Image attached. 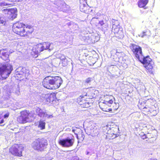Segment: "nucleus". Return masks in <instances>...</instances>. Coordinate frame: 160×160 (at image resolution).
I'll return each mask as SVG.
<instances>
[{"label": "nucleus", "mask_w": 160, "mask_h": 160, "mask_svg": "<svg viewBox=\"0 0 160 160\" xmlns=\"http://www.w3.org/2000/svg\"><path fill=\"white\" fill-rule=\"evenodd\" d=\"M62 82L61 78L58 76H48L45 77L42 82V85L45 88L50 89L58 88Z\"/></svg>", "instance_id": "obj_1"}, {"label": "nucleus", "mask_w": 160, "mask_h": 160, "mask_svg": "<svg viewBox=\"0 0 160 160\" xmlns=\"http://www.w3.org/2000/svg\"><path fill=\"white\" fill-rule=\"evenodd\" d=\"M13 70L12 66L9 62L0 64V76L3 79H6L9 76Z\"/></svg>", "instance_id": "obj_2"}, {"label": "nucleus", "mask_w": 160, "mask_h": 160, "mask_svg": "<svg viewBox=\"0 0 160 160\" xmlns=\"http://www.w3.org/2000/svg\"><path fill=\"white\" fill-rule=\"evenodd\" d=\"M47 141L44 139L38 138L32 143V146L34 149L42 151L47 148Z\"/></svg>", "instance_id": "obj_3"}, {"label": "nucleus", "mask_w": 160, "mask_h": 160, "mask_svg": "<svg viewBox=\"0 0 160 160\" xmlns=\"http://www.w3.org/2000/svg\"><path fill=\"white\" fill-rule=\"evenodd\" d=\"M36 50L38 53H40L45 50H47L50 52L54 48V45L52 43L49 42H44L42 43L38 44L36 46Z\"/></svg>", "instance_id": "obj_4"}, {"label": "nucleus", "mask_w": 160, "mask_h": 160, "mask_svg": "<svg viewBox=\"0 0 160 160\" xmlns=\"http://www.w3.org/2000/svg\"><path fill=\"white\" fill-rule=\"evenodd\" d=\"M24 26L25 25L20 22H18L13 24L12 30L14 32L17 34L23 37L24 34L23 33L24 30Z\"/></svg>", "instance_id": "obj_5"}, {"label": "nucleus", "mask_w": 160, "mask_h": 160, "mask_svg": "<svg viewBox=\"0 0 160 160\" xmlns=\"http://www.w3.org/2000/svg\"><path fill=\"white\" fill-rule=\"evenodd\" d=\"M23 150V147L22 146L18 144L12 146L9 149V151L12 154L19 157L22 156V152Z\"/></svg>", "instance_id": "obj_6"}, {"label": "nucleus", "mask_w": 160, "mask_h": 160, "mask_svg": "<svg viewBox=\"0 0 160 160\" xmlns=\"http://www.w3.org/2000/svg\"><path fill=\"white\" fill-rule=\"evenodd\" d=\"M74 142V139L72 138H70L69 137L60 140L58 142L60 145L65 147H69L72 146Z\"/></svg>", "instance_id": "obj_7"}, {"label": "nucleus", "mask_w": 160, "mask_h": 160, "mask_svg": "<svg viewBox=\"0 0 160 160\" xmlns=\"http://www.w3.org/2000/svg\"><path fill=\"white\" fill-rule=\"evenodd\" d=\"M42 97L44 98V100L48 104L50 103L54 104L57 101H58L56 98V95L54 93L45 94L43 95Z\"/></svg>", "instance_id": "obj_8"}, {"label": "nucleus", "mask_w": 160, "mask_h": 160, "mask_svg": "<svg viewBox=\"0 0 160 160\" xmlns=\"http://www.w3.org/2000/svg\"><path fill=\"white\" fill-rule=\"evenodd\" d=\"M36 114L42 119H46V118H50L53 117L52 115L48 114L44 109H42L39 108H37L36 110Z\"/></svg>", "instance_id": "obj_9"}, {"label": "nucleus", "mask_w": 160, "mask_h": 160, "mask_svg": "<svg viewBox=\"0 0 160 160\" xmlns=\"http://www.w3.org/2000/svg\"><path fill=\"white\" fill-rule=\"evenodd\" d=\"M29 72L28 70L25 68L20 67L17 68L15 71V74L18 78H22L26 77Z\"/></svg>", "instance_id": "obj_10"}, {"label": "nucleus", "mask_w": 160, "mask_h": 160, "mask_svg": "<svg viewBox=\"0 0 160 160\" xmlns=\"http://www.w3.org/2000/svg\"><path fill=\"white\" fill-rule=\"evenodd\" d=\"M135 57L138 59L142 55V48L139 46L135 44H132L130 46Z\"/></svg>", "instance_id": "obj_11"}, {"label": "nucleus", "mask_w": 160, "mask_h": 160, "mask_svg": "<svg viewBox=\"0 0 160 160\" xmlns=\"http://www.w3.org/2000/svg\"><path fill=\"white\" fill-rule=\"evenodd\" d=\"M29 114L26 111H22L21 112V116L19 117L17 120L21 123H25L29 121L28 118Z\"/></svg>", "instance_id": "obj_12"}, {"label": "nucleus", "mask_w": 160, "mask_h": 160, "mask_svg": "<svg viewBox=\"0 0 160 160\" xmlns=\"http://www.w3.org/2000/svg\"><path fill=\"white\" fill-rule=\"evenodd\" d=\"M138 59L143 64L145 65L146 67L148 66H150V62L152 61V59L149 58L148 56L144 57L143 55L141 56Z\"/></svg>", "instance_id": "obj_13"}, {"label": "nucleus", "mask_w": 160, "mask_h": 160, "mask_svg": "<svg viewBox=\"0 0 160 160\" xmlns=\"http://www.w3.org/2000/svg\"><path fill=\"white\" fill-rule=\"evenodd\" d=\"M24 30L23 31L24 32L23 33L24 37L30 35L33 31V28L30 25H25V26H24Z\"/></svg>", "instance_id": "obj_14"}, {"label": "nucleus", "mask_w": 160, "mask_h": 160, "mask_svg": "<svg viewBox=\"0 0 160 160\" xmlns=\"http://www.w3.org/2000/svg\"><path fill=\"white\" fill-rule=\"evenodd\" d=\"M112 31L115 34L119 31H120L121 29H120L119 28V26L118 20L113 19L112 21Z\"/></svg>", "instance_id": "obj_15"}, {"label": "nucleus", "mask_w": 160, "mask_h": 160, "mask_svg": "<svg viewBox=\"0 0 160 160\" xmlns=\"http://www.w3.org/2000/svg\"><path fill=\"white\" fill-rule=\"evenodd\" d=\"M5 11H8V13L10 15V18L12 19L15 18L17 16V10L16 9H6L4 10Z\"/></svg>", "instance_id": "obj_16"}, {"label": "nucleus", "mask_w": 160, "mask_h": 160, "mask_svg": "<svg viewBox=\"0 0 160 160\" xmlns=\"http://www.w3.org/2000/svg\"><path fill=\"white\" fill-rule=\"evenodd\" d=\"M113 99H114L113 96H107L105 98V100L104 101L103 103H105L108 106H109L113 103Z\"/></svg>", "instance_id": "obj_17"}, {"label": "nucleus", "mask_w": 160, "mask_h": 160, "mask_svg": "<svg viewBox=\"0 0 160 160\" xmlns=\"http://www.w3.org/2000/svg\"><path fill=\"white\" fill-rule=\"evenodd\" d=\"M149 0H139L138 2V7L140 8H144L146 9L147 8L146 6Z\"/></svg>", "instance_id": "obj_18"}, {"label": "nucleus", "mask_w": 160, "mask_h": 160, "mask_svg": "<svg viewBox=\"0 0 160 160\" xmlns=\"http://www.w3.org/2000/svg\"><path fill=\"white\" fill-rule=\"evenodd\" d=\"M0 57L4 60L8 59L9 58L8 53L6 52L4 49H2L0 50Z\"/></svg>", "instance_id": "obj_19"}, {"label": "nucleus", "mask_w": 160, "mask_h": 160, "mask_svg": "<svg viewBox=\"0 0 160 160\" xmlns=\"http://www.w3.org/2000/svg\"><path fill=\"white\" fill-rule=\"evenodd\" d=\"M57 2L58 3V4H62V8H59L60 11H63L64 12V11L67 10L68 8L67 7H68V6L66 5V3H65L62 0H58Z\"/></svg>", "instance_id": "obj_20"}, {"label": "nucleus", "mask_w": 160, "mask_h": 160, "mask_svg": "<svg viewBox=\"0 0 160 160\" xmlns=\"http://www.w3.org/2000/svg\"><path fill=\"white\" fill-rule=\"evenodd\" d=\"M80 9L82 12H84L87 10V7L88 5V4L87 2H80Z\"/></svg>", "instance_id": "obj_21"}, {"label": "nucleus", "mask_w": 160, "mask_h": 160, "mask_svg": "<svg viewBox=\"0 0 160 160\" xmlns=\"http://www.w3.org/2000/svg\"><path fill=\"white\" fill-rule=\"evenodd\" d=\"M150 35V32L149 30H145L142 33L138 35L139 37L143 38L145 36H149Z\"/></svg>", "instance_id": "obj_22"}, {"label": "nucleus", "mask_w": 160, "mask_h": 160, "mask_svg": "<svg viewBox=\"0 0 160 160\" xmlns=\"http://www.w3.org/2000/svg\"><path fill=\"white\" fill-rule=\"evenodd\" d=\"M98 24L102 26V28H106L108 26L107 21L105 20L99 21Z\"/></svg>", "instance_id": "obj_23"}, {"label": "nucleus", "mask_w": 160, "mask_h": 160, "mask_svg": "<svg viewBox=\"0 0 160 160\" xmlns=\"http://www.w3.org/2000/svg\"><path fill=\"white\" fill-rule=\"evenodd\" d=\"M115 36L116 37L118 38H119L121 39L123 38L124 36L123 32L122 29L119 31L117 33L115 34Z\"/></svg>", "instance_id": "obj_24"}, {"label": "nucleus", "mask_w": 160, "mask_h": 160, "mask_svg": "<svg viewBox=\"0 0 160 160\" xmlns=\"http://www.w3.org/2000/svg\"><path fill=\"white\" fill-rule=\"evenodd\" d=\"M46 123L44 120H40L38 125V127L40 128L42 130L43 129L45 128Z\"/></svg>", "instance_id": "obj_25"}, {"label": "nucleus", "mask_w": 160, "mask_h": 160, "mask_svg": "<svg viewBox=\"0 0 160 160\" xmlns=\"http://www.w3.org/2000/svg\"><path fill=\"white\" fill-rule=\"evenodd\" d=\"M111 130V131H112L113 132L111 133V134H113L114 135H115V137H117V134L116 133L118 132L119 131V128L118 127L116 126V127L114 128V127H112L110 129Z\"/></svg>", "instance_id": "obj_26"}, {"label": "nucleus", "mask_w": 160, "mask_h": 160, "mask_svg": "<svg viewBox=\"0 0 160 160\" xmlns=\"http://www.w3.org/2000/svg\"><path fill=\"white\" fill-rule=\"evenodd\" d=\"M10 48H8V50L9 51L10 53H11L14 51L15 49V45L13 44L12 43L10 46Z\"/></svg>", "instance_id": "obj_27"}, {"label": "nucleus", "mask_w": 160, "mask_h": 160, "mask_svg": "<svg viewBox=\"0 0 160 160\" xmlns=\"http://www.w3.org/2000/svg\"><path fill=\"white\" fill-rule=\"evenodd\" d=\"M72 30L73 31L78 30V26L77 24L75 23H73V26L72 27Z\"/></svg>", "instance_id": "obj_28"}, {"label": "nucleus", "mask_w": 160, "mask_h": 160, "mask_svg": "<svg viewBox=\"0 0 160 160\" xmlns=\"http://www.w3.org/2000/svg\"><path fill=\"white\" fill-rule=\"evenodd\" d=\"M62 62L63 64V66H67L68 63V60L66 58L64 60L62 61Z\"/></svg>", "instance_id": "obj_29"}, {"label": "nucleus", "mask_w": 160, "mask_h": 160, "mask_svg": "<svg viewBox=\"0 0 160 160\" xmlns=\"http://www.w3.org/2000/svg\"><path fill=\"white\" fill-rule=\"evenodd\" d=\"M112 52H114L115 53L116 55L118 57H121V53H120L119 52H117L116 50H113L112 51Z\"/></svg>", "instance_id": "obj_30"}, {"label": "nucleus", "mask_w": 160, "mask_h": 160, "mask_svg": "<svg viewBox=\"0 0 160 160\" xmlns=\"http://www.w3.org/2000/svg\"><path fill=\"white\" fill-rule=\"evenodd\" d=\"M8 5H9L8 4L6 3L5 2H2L0 3V6H1V7H3Z\"/></svg>", "instance_id": "obj_31"}, {"label": "nucleus", "mask_w": 160, "mask_h": 160, "mask_svg": "<svg viewBox=\"0 0 160 160\" xmlns=\"http://www.w3.org/2000/svg\"><path fill=\"white\" fill-rule=\"evenodd\" d=\"M9 116V112H7L6 114H4L3 116H2V118H8Z\"/></svg>", "instance_id": "obj_32"}, {"label": "nucleus", "mask_w": 160, "mask_h": 160, "mask_svg": "<svg viewBox=\"0 0 160 160\" xmlns=\"http://www.w3.org/2000/svg\"><path fill=\"white\" fill-rule=\"evenodd\" d=\"M60 58L61 61H62L64 60V59H66V58L64 55H61L60 57Z\"/></svg>", "instance_id": "obj_33"}, {"label": "nucleus", "mask_w": 160, "mask_h": 160, "mask_svg": "<svg viewBox=\"0 0 160 160\" xmlns=\"http://www.w3.org/2000/svg\"><path fill=\"white\" fill-rule=\"evenodd\" d=\"M91 78H88L86 80L85 82L87 83H89L91 82Z\"/></svg>", "instance_id": "obj_34"}, {"label": "nucleus", "mask_w": 160, "mask_h": 160, "mask_svg": "<svg viewBox=\"0 0 160 160\" xmlns=\"http://www.w3.org/2000/svg\"><path fill=\"white\" fill-rule=\"evenodd\" d=\"M4 122V120L2 117H0V123L2 124Z\"/></svg>", "instance_id": "obj_35"}, {"label": "nucleus", "mask_w": 160, "mask_h": 160, "mask_svg": "<svg viewBox=\"0 0 160 160\" xmlns=\"http://www.w3.org/2000/svg\"><path fill=\"white\" fill-rule=\"evenodd\" d=\"M141 138L143 139H144L147 138V136L146 134H144L141 136Z\"/></svg>", "instance_id": "obj_36"}, {"label": "nucleus", "mask_w": 160, "mask_h": 160, "mask_svg": "<svg viewBox=\"0 0 160 160\" xmlns=\"http://www.w3.org/2000/svg\"><path fill=\"white\" fill-rule=\"evenodd\" d=\"M139 103L140 105H143L144 106V105L145 104V101L142 102H141V101H139Z\"/></svg>", "instance_id": "obj_37"}, {"label": "nucleus", "mask_w": 160, "mask_h": 160, "mask_svg": "<svg viewBox=\"0 0 160 160\" xmlns=\"http://www.w3.org/2000/svg\"><path fill=\"white\" fill-rule=\"evenodd\" d=\"M86 154L87 155H92V153L90 152L87 151H86Z\"/></svg>", "instance_id": "obj_38"}, {"label": "nucleus", "mask_w": 160, "mask_h": 160, "mask_svg": "<svg viewBox=\"0 0 160 160\" xmlns=\"http://www.w3.org/2000/svg\"><path fill=\"white\" fill-rule=\"evenodd\" d=\"M9 1L11 2H17L19 1V0H8Z\"/></svg>", "instance_id": "obj_39"}, {"label": "nucleus", "mask_w": 160, "mask_h": 160, "mask_svg": "<svg viewBox=\"0 0 160 160\" xmlns=\"http://www.w3.org/2000/svg\"><path fill=\"white\" fill-rule=\"evenodd\" d=\"M104 108H103L102 109L103 110V111H105V112H108V111H110V110H109V109H107V110H104Z\"/></svg>", "instance_id": "obj_40"}, {"label": "nucleus", "mask_w": 160, "mask_h": 160, "mask_svg": "<svg viewBox=\"0 0 160 160\" xmlns=\"http://www.w3.org/2000/svg\"><path fill=\"white\" fill-rule=\"evenodd\" d=\"M87 0H80V2H86Z\"/></svg>", "instance_id": "obj_41"}, {"label": "nucleus", "mask_w": 160, "mask_h": 160, "mask_svg": "<svg viewBox=\"0 0 160 160\" xmlns=\"http://www.w3.org/2000/svg\"><path fill=\"white\" fill-rule=\"evenodd\" d=\"M116 104V105H117V108H115V109H118V107L119 103H117V104Z\"/></svg>", "instance_id": "obj_42"}, {"label": "nucleus", "mask_w": 160, "mask_h": 160, "mask_svg": "<svg viewBox=\"0 0 160 160\" xmlns=\"http://www.w3.org/2000/svg\"><path fill=\"white\" fill-rule=\"evenodd\" d=\"M153 112H155V114L153 115V116H155L157 114V113L156 111H153Z\"/></svg>", "instance_id": "obj_43"}, {"label": "nucleus", "mask_w": 160, "mask_h": 160, "mask_svg": "<svg viewBox=\"0 0 160 160\" xmlns=\"http://www.w3.org/2000/svg\"><path fill=\"white\" fill-rule=\"evenodd\" d=\"M82 140H83L84 139V136L82 134Z\"/></svg>", "instance_id": "obj_44"}, {"label": "nucleus", "mask_w": 160, "mask_h": 160, "mask_svg": "<svg viewBox=\"0 0 160 160\" xmlns=\"http://www.w3.org/2000/svg\"><path fill=\"white\" fill-rule=\"evenodd\" d=\"M149 160H157V159L154 158H150Z\"/></svg>", "instance_id": "obj_45"}, {"label": "nucleus", "mask_w": 160, "mask_h": 160, "mask_svg": "<svg viewBox=\"0 0 160 160\" xmlns=\"http://www.w3.org/2000/svg\"><path fill=\"white\" fill-rule=\"evenodd\" d=\"M147 108L145 107H144L143 108V109H146Z\"/></svg>", "instance_id": "obj_46"}, {"label": "nucleus", "mask_w": 160, "mask_h": 160, "mask_svg": "<svg viewBox=\"0 0 160 160\" xmlns=\"http://www.w3.org/2000/svg\"><path fill=\"white\" fill-rule=\"evenodd\" d=\"M72 132H74V130H73V129H72Z\"/></svg>", "instance_id": "obj_47"}, {"label": "nucleus", "mask_w": 160, "mask_h": 160, "mask_svg": "<svg viewBox=\"0 0 160 160\" xmlns=\"http://www.w3.org/2000/svg\"><path fill=\"white\" fill-rule=\"evenodd\" d=\"M77 138H78V136H77Z\"/></svg>", "instance_id": "obj_48"}]
</instances>
